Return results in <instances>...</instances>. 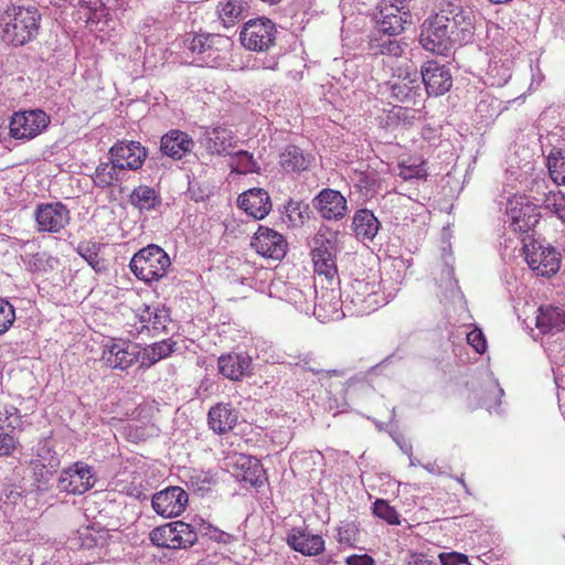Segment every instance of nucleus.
Here are the masks:
<instances>
[{"label":"nucleus","mask_w":565,"mask_h":565,"mask_svg":"<svg viewBox=\"0 0 565 565\" xmlns=\"http://www.w3.org/2000/svg\"><path fill=\"white\" fill-rule=\"evenodd\" d=\"M199 535L209 536L221 543H228L231 540L228 533L201 519L193 520L192 523L177 521L158 526L150 532L149 537L151 543L158 547L179 550L194 545Z\"/></svg>","instance_id":"obj_1"},{"label":"nucleus","mask_w":565,"mask_h":565,"mask_svg":"<svg viewBox=\"0 0 565 565\" xmlns=\"http://www.w3.org/2000/svg\"><path fill=\"white\" fill-rule=\"evenodd\" d=\"M41 13L34 6L10 4L0 18L2 38L20 46L32 41L40 30Z\"/></svg>","instance_id":"obj_2"},{"label":"nucleus","mask_w":565,"mask_h":565,"mask_svg":"<svg viewBox=\"0 0 565 565\" xmlns=\"http://www.w3.org/2000/svg\"><path fill=\"white\" fill-rule=\"evenodd\" d=\"M343 295L344 308L350 316L370 315L387 302L376 273L353 279Z\"/></svg>","instance_id":"obj_3"},{"label":"nucleus","mask_w":565,"mask_h":565,"mask_svg":"<svg viewBox=\"0 0 565 565\" xmlns=\"http://www.w3.org/2000/svg\"><path fill=\"white\" fill-rule=\"evenodd\" d=\"M437 20L447 25V30L459 45L472 42L475 38V13L470 8L456 1L441 0L434 14Z\"/></svg>","instance_id":"obj_4"},{"label":"nucleus","mask_w":565,"mask_h":565,"mask_svg":"<svg viewBox=\"0 0 565 565\" xmlns=\"http://www.w3.org/2000/svg\"><path fill=\"white\" fill-rule=\"evenodd\" d=\"M110 534L105 529L86 526L78 530L68 541L75 551L79 565H90L104 561L108 555Z\"/></svg>","instance_id":"obj_5"},{"label":"nucleus","mask_w":565,"mask_h":565,"mask_svg":"<svg viewBox=\"0 0 565 565\" xmlns=\"http://www.w3.org/2000/svg\"><path fill=\"white\" fill-rule=\"evenodd\" d=\"M171 266L169 255L158 245L150 244L139 249L130 259L132 274L147 284L159 281Z\"/></svg>","instance_id":"obj_6"},{"label":"nucleus","mask_w":565,"mask_h":565,"mask_svg":"<svg viewBox=\"0 0 565 565\" xmlns=\"http://www.w3.org/2000/svg\"><path fill=\"white\" fill-rule=\"evenodd\" d=\"M184 43L199 56L201 63L209 67L221 66L231 46V40L227 36L214 33L189 34Z\"/></svg>","instance_id":"obj_7"},{"label":"nucleus","mask_w":565,"mask_h":565,"mask_svg":"<svg viewBox=\"0 0 565 565\" xmlns=\"http://www.w3.org/2000/svg\"><path fill=\"white\" fill-rule=\"evenodd\" d=\"M277 34V26L271 20L257 18L244 23L239 41L249 51L270 52L276 46Z\"/></svg>","instance_id":"obj_8"},{"label":"nucleus","mask_w":565,"mask_h":565,"mask_svg":"<svg viewBox=\"0 0 565 565\" xmlns=\"http://www.w3.org/2000/svg\"><path fill=\"white\" fill-rule=\"evenodd\" d=\"M390 97L406 105H416L422 100L423 89L419 73L411 66L398 67L386 83Z\"/></svg>","instance_id":"obj_9"},{"label":"nucleus","mask_w":565,"mask_h":565,"mask_svg":"<svg viewBox=\"0 0 565 565\" xmlns=\"http://www.w3.org/2000/svg\"><path fill=\"white\" fill-rule=\"evenodd\" d=\"M50 124V117L41 109L17 111L12 115L9 129L14 139L31 140L43 132Z\"/></svg>","instance_id":"obj_10"},{"label":"nucleus","mask_w":565,"mask_h":565,"mask_svg":"<svg viewBox=\"0 0 565 565\" xmlns=\"http://www.w3.org/2000/svg\"><path fill=\"white\" fill-rule=\"evenodd\" d=\"M419 42L426 51L444 56L458 44L447 30V25L440 23L434 14L424 21Z\"/></svg>","instance_id":"obj_11"},{"label":"nucleus","mask_w":565,"mask_h":565,"mask_svg":"<svg viewBox=\"0 0 565 565\" xmlns=\"http://www.w3.org/2000/svg\"><path fill=\"white\" fill-rule=\"evenodd\" d=\"M525 260L537 276L550 277L555 275L561 266L558 252L552 246H544L534 241L524 246Z\"/></svg>","instance_id":"obj_12"},{"label":"nucleus","mask_w":565,"mask_h":565,"mask_svg":"<svg viewBox=\"0 0 565 565\" xmlns=\"http://www.w3.org/2000/svg\"><path fill=\"white\" fill-rule=\"evenodd\" d=\"M34 220L39 233H60L68 225L71 215L62 202H50L36 205Z\"/></svg>","instance_id":"obj_13"},{"label":"nucleus","mask_w":565,"mask_h":565,"mask_svg":"<svg viewBox=\"0 0 565 565\" xmlns=\"http://www.w3.org/2000/svg\"><path fill=\"white\" fill-rule=\"evenodd\" d=\"M95 482L96 476L93 468L83 461H77L62 471L57 489L70 494H83L92 489Z\"/></svg>","instance_id":"obj_14"},{"label":"nucleus","mask_w":565,"mask_h":565,"mask_svg":"<svg viewBox=\"0 0 565 565\" xmlns=\"http://www.w3.org/2000/svg\"><path fill=\"white\" fill-rule=\"evenodd\" d=\"M102 359L111 369L126 371L140 360V350L128 340L111 339L105 344Z\"/></svg>","instance_id":"obj_15"},{"label":"nucleus","mask_w":565,"mask_h":565,"mask_svg":"<svg viewBox=\"0 0 565 565\" xmlns=\"http://www.w3.org/2000/svg\"><path fill=\"white\" fill-rule=\"evenodd\" d=\"M420 84L425 85L428 96H441L452 86V76L448 66L436 61H427L420 67Z\"/></svg>","instance_id":"obj_16"},{"label":"nucleus","mask_w":565,"mask_h":565,"mask_svg":"<svg viewBox=\"0 0 565 565\" xmlns=\"http://www.w3.org/2000/svg\"><path fill=\"white\" fill-rule=\"evenodd\" d=\"M311 313L321 322L337 321L342 319L348 312L344 308V299H341L339 289L330 286L317 295L316 302L312 305Z\"/></svg>","instance_id":"obj_17"},{"label":"nucleus","mask_w":565,"mask_h":565,"mask_svg":"<svg viewBox=\"0 0 565 565\" xmlns=\"http://www.w3.org/2000/svg\"><path fill=\"white\" fill-rule=\"evenodd\" d=\"M188 493L181 487H168L152 495L151 505L163 518L179 516L186 508Z\"/></svg>","instance_id":"obj_18"},{"label":"nucleus","mask_w":565,"mask_h":565,"mask_svg":"<svg viewBox=\"0 0 565 565\" xmlns=\"http://www.w3.org/2000/svg\"><path fill=\"white\" fill-rule=\"evenodd\" d=\"M507 216L514 232L526 233L539 223L540 215L534 205L525 198L519 196L509 200Z\"/></svg>","instance_id":"obj_19"},{"label":"nucleus","mask_w":565,"mask_h":565,"mask_svg":"<svg viewBox=\"0 0 565 565\" xmlns=\"http://www.w3.org/2000/svg\"><path fill=\"white\" fill-rule=\"evenodd\" d=\"M315 156L296 145H286L279 150L278 166L281 172L289 175H299L309 171L315 164Z\"/></svg>","instance_id":"obj_20"},{"label":"nucleus","mask_w":565,"mask_h":565,"mask_svg":"<svg viewBox=\"0 0 565 565\" xmlns=\"http://www.w3.org/2000/svg\"><path fill=\"white\" fill-rule=\"evenodd\" d=\"M250 245L259 255L273 259H281L287 250L285 237L280 233L265 226L258 227Z\"/></svg>","instance_id":"obj_21"},{"label":"nucleus","mask_w":565,"mask_h":565,"mask_svg":"<svg viewBox=\"0 0 565 565\" xmlns=\"http://www.w3.org/2000/svg\"><path fill=\"white\" fill-rule=\"evenodd\" d=\"M147 150L138 141H117L108 151V156L117 163H122L126 173L142 167L147 158Z\"/></svg>","instance_id":"obj_22"},{"label":"nucleus","mask_w":565,"mask_h":565,"mask_svg":"<svg viewBox=\"0 0 565 565\" xmlns=\"http://www.w3.org/2000/svg\"><path fill=\"white\" fill-rule=\"evenodd\" d=\"M135 318L139 321L140 327L137 328V333H142L145 330L159 334L167 330L170 319V310L166 306H149L142 305L135 310Z\"/></svg>","instance_id":"obj_23"},{"label":"nucleus","mask_w":565,"mask_h":565,"mask_svg":"<svg viewBox=\"0 0 565 565\" xmlns=\"http://www.w3.org/2000/svg\"><path fill=\"white\" fill-rule=\"evenodd\" d=\"M220 374L231 381H242L253 372V360L245 352L222 354L217 360Z\"/></svg>","instance_id":"obj_24"},{"label":"nucleus","mask_w":565,"mask_h":565,"mask_svg":"<svg viewBox=\"0 0 565 565\" xmlns=\"http://www.w3.org/2000/svg\"><path fill=\"white\" fill-rule=\"evenodd\" d=\"M313 205L326 220L339 221L348 211L347 199L337 190L323 189L313 199Z\"/></svg>","instance_id":"obj_25"},{"label":"nucleus","mask_w":565,"mask_h":565,"mask_svg":"<svg viewBox=\"0 0 565 565\" xmlns=\"http://www.w3.org/2000/svg\"><path fill=\"white\" fill-rule=\"evenodd\" d=\"M287 544L306 556H316L324 551V540L308 527H292L287 535Z\"/></svg>","instance_id":"obj_26"},{"label":"nucleus","mask_w":565,"mask_h":565,"mask_svg":"<svg viewBox=\"0 0 565 565\" xmlns=\"http://www.w3.org/2000/svg\"><path fill=\"white\" fill-rule=\"evenodd\" d=\"M238 206L255 220H263L271 211L268 192L262 188H253L243 192L237 199Z\"/></svg>","instance_id":"obj_27"},{"label":"nucleus","mask_w":565,"mask_h":565,"mask_svg":"<svg viewBox=\"0 0 565 565\" xmlns=\"http://www.w3.org/2000/svg\"><path fill=\"white\" fill-rule=\"evenodd\" d=\"M201 143L209 153L223 156L234 147V135L232 130L222 126L206 128Z\"/></svg>","instance_id":"obj_28"},{"label":"nucleus","mask_w":565,"mask_h":565,"mask_svg":"<svg viewBox=\"0 0 565 565\" xmlns=\"http://www.w3.org/2000/svg\"><path fill=\"white\" fill-rule=\"evenodd\" d=\"M238 413L226 403H218L212 406L207 414V423L210 428L218 435L231 431L237 424Z\"/></svg>","instance_id":"obj_29"},{"label":"nucleus","mask_w":565,"mask_h":565,"mask_svg":"<svg viewBox=\"0 0 565 565\" xmlns=\"http://www.w3.org/2000/svg\"><path fill=\"white\" fill-rule=\"evenodd\" d=\"M126 178L127 173L122 163H117L110 156H108L107 161L99 162L92 177L94 185L99 189L115 186L125 181Z\"/></svg>","instance_id":"obj_30"},{"label":"nucleus","mask_w":565,"mask_h":565,"mask_svg":"<svg viewBox=\"0 0 565 565\" xmlns=\"http://www.w3.org/2000/svg\"><path fill=\"white\" fill-rule=\"evenodd\" d=\"M381 228V222L367 209L358 210L352 218V231L360 242L371 243Z\"/></svg>","instance_id":"obj_31"},{"label":"nucleus","mask_w":565,"mask_h":565,"mask_svg":"<svg viewBox=\"0 0 565 565\" xmlns=\"http://www.w3.org/2000/svg\"><path fill=\"white\" fill-rule=\"evenodd\" d=\"M194 146L192 138L180 130H171L161 138L160 149L163 154L180 160L189 153Z\"/></svg>","instance_id":"obj_32"},{"label":"nucleus","mask_w":565,"mask_h":565,"mask_svg":"<svg viewBox=\"0 0 565 565\" xmlns=\"http://www.w3.org/2000/svg\"><path fill=\"white\" fill-rule=\"evenodd\" d=\"M536 327L543 333H557L565 330V309L552 305L537 309Z\"/></svg>","instance_id":"obj_33"},{"label":"nucleus","mask_w":565,"mask_h":565,"mask_svg":"<svg viewBox=\"0 0 565 565\" xmlns=\"http://www.w3.org/2000/svg\"><path fill=\"white\" fill-rule=\"evenodd\" d=\"M339 233L328 226H321L312 238L311 257H337Z\"/></svg>","instance_id":"obj_34"},{"label":"nucleus","mask_w":565,"mask_h":565,"mask_svg":"<svg viewBox=\"0 0 565 565\" xmlns=\"http://www.w3.org/2000/svg\"><path fill=\"white\" fill-rule=\"evenodd\" d=\"M376 28L382 33L397 36L404 30L406 20L398 13V9L394 6L381 8L375 15Z\"/></svg>","instance_id":"obj_35"},{"label":"nucleus","mask_w":565,"mask_h":565,"mask_svg":"<svg viewBox=\"0 0 565 565\" xmlns=\"http://www.w3.org/2000/svg\"><path fill=\"white\" fill-rule=\"evenodd\" d=\"M369 47L374 55L401 56L404 52L403 45L396 36L382 33L377 30L372 31Z\"/></svg>","instance_id":"obj_36"},{"label":"nucleus","mask_w":565,"mask_h":565,"mask_svg":"<svg viewBox=\"0 0 565 565\" xmlns=\"http://www.w3.org/2000/svg\"><path fill=\"white\" fill-rule=\"evenodd\" d=\"M246 10L247 3L244 0H221L216 6L218 19L226 28L237 23Z\"/></svg>","instance_id":"obj_37"},{"label":"nucleus","mask_w":565,"mask_h":565,"mask_svg":"<svg viewBox=\"0 0 565 565\" xmlns=\"http://www.w3.org/2000/svg\"><path fill=\"white\" fill-rule=\"evenodd\" d=\"M129 201L131 205L141 212L154 210L161 204V198L158 192L148 185L135 188L129 196Z\"/></svg>","instance_id":"obj_38"},{"label":"nucleus","mask_w":565,"mask_h":565,"mask_svg":"<svg viewBox=\"0 0 565 565\" xmlns=\"http://www.w3.org/2000/svg\"><path fill=\"white\" fill-rule=\"evenodd\" d=\"M102 247L103 245L95 241H83L76 247L77 254L99 274L107 270L106 260L99 256Z\"/></svg>","instance_id":"obj_39"},{"label":"nucleus","mask_w":565,"mask_h":565,"mask_svg":"<svg viewBox=\"0 0 565 565\" xmlns=\"http://www.w3.org/2000/svg\"><path fill=\"white\" fill-rule=\"evenodd\" d=\"M174 343L170 340H162L147 345L140 351V366L150 367L158 361L167 358L173 352Z\"/></svg>","instance_id":"obj_40"},{"label":"nucleus","mask_w":565,"mask_h":565,"mask_svg":"<svg viewBox=\"0 0 565 565\" xmlns=\"http://www.w3.org/2000/svg\"><path fill=\"white\" fill-rule=\"evenodd\" d=\"M551 179L557 185H565V148H552L546 158Z\"/></svg>","instance_id":"obj_41"},{"label":"nucleus","mask_w":565,"mask_h":565,"mask_svg":"<svg viewBox=\"0 0 565 565\" xmlns=\"http://www.w3.org/2000/svg\"><path fill=\"white\" fill-rule=\"evenodd\" d=\"M274 363L295 365L313 374H321L324 372V370L320 366V363L313 358L311 353H303L298 355L285 354L277 356Z\"/></svg>","instance_id":"obj_42"},{"label":"nucleus","mask_w":565,"mask_h":565,"mask_svg":"<svg viewBox=\"0 0 565 565\" xmlns=\"http://www.w3.org/2000/svg\"><path fill=\"white\" fill-rule=\"evenodd\" d=\"M312 296L311 290L309 289V295H307L303 290L298 289L292 286H287L285 290V300L292 305L296 310L301 313L310 315L312 310V303L310 297Z\"/></svg>","instance_id":"obj_43"},{"label":"nucleus","mask_w":565,"mask_h":565,"mask_svg":"<svg viewBox=\"0 0 565 565\" xmlns=\"http://www.w3.org/2000/svg\"><path fill=\"white\" fill-rule=\"evenodd\" d=\"M30 462L39 463L38 466H46L49 469L60 467V458L50 440L45 439L38 444L35 458Z\"/></svg>","instance_id":"obj_44"},{"label":"nucleus","mask_w":565,"mask_h":565,"mask_svg":"<svg viewBox=\"0 0 565 565\" xmlns=\"http://www.w3.org/2000/svg\"><path fill=\"white\" fill-rule=\"evenodd\" d=\"M315 273L319 276H324L330 286L338 285V267L337 257H323L312 258Z\"/></svg>","instance_id":"obj_45"},{"label":"nucleus","mask_w":565,"mask_h":565,"mask_svg":"<svg viewBox=\"0 0 565 565\" xmlns=\"http://www.w3.org/2000/svg\"><path fill=\"white\" fill-rule=\"evenodd\" d=\"M58 260L47 252H38L28 256V269L33 273H46L53 270Z\"/></svg>","instance_id":"obj_46"},{"label":"nucleus","mask_w":565,"mask_h":565,"mask_svg":"<svg viewBox=\"0 0 565 565\" xmlns=\"http://www.w3.org/2000/svg\"><path fill=\"white\" fill-rule=\"evenodd\" d=\"M232 167L239 174L257 173L260 168L253 154L248 151H237L232 158Z\"/></svg>","instance_id":"obj_47"},{"label":"nucleus","mask_w":565,"mask_h":565,"mask_svg":"<svg viewBox=\"0 0 565 565\" xmlns=\"http://www.w3.org/2000/svg\"><path fill=\"white\" fill-rule=\"evenodd\" d=\"M285 214L291 226H300L308 218L309 206L301 201L289 200L285 205Z\"/></svg>","instance_id":"obj_48"},{"label":"nucleus","mask_w":565,"mask_h":565,"mask_svg":"<svg viewBox=\"0 0 565 565\" xmlns=\"http://www.w3.org/2000/svg\"><path fill=\"white\" fill-rule=\"evenodd\" d=\"M337 530L339 543L351 546L358 541L359 527L353 521H341Z\"/></svg>","instance_id":"obj_49"},{"label":"nucleus","mask_w":565,"mask_h":565,"mask_svg":"<svg viewBox=\"0 0 565 565\" xmlns=\"http://www.w3.org/2000/svg\"><path fill=\"white\" fill-rule=\"evenodd\" d=\"M373 513L386 521L388 524H399V515L397 511L391 507L385 500L377 499L373 503Z\"/></svg>","instance_id":"obj_50"},{"label":"nucleus","mask_w":565,"mask_h":565,"mask_svg":"<svg viewBox=\"0 0 565 565\" xmlns=\"http://www.w3.org/2000/svg\"><path fill=\"white\" fill-rule=\"evenodd\" d=\"M542 205L545 211L558 217V214L565 207V195L561 191H550L544 194Z\"/></svg>","instance_id":"obj_51"},{"label":"nucleus","mask_w":565,"mask_h":565,"mask_svg":"<svg viewBox=\"0 0 565 565\" xmlns=\"http://www.w3.org/2000/svg\"><path fill=\"white\" fill-rule=\"evenodd\" d=\"M488 77L492 86H502L510 79L511 72L504 64L499 65L494 62L489 65Z\"/></svg>","instance_id":"obj_52"},{"label":"nucleus","mask_w":565,"mask_h":565,"mask_svg":"<svg viewBox=\"0 0 565 565\" xmlns=\"http://www.w3.org/2000/svg\"><path fill=\"white\" fill-rule=\"evenodd\" d=\"M15 320L14 307L0 298V335L6 333Z\"/></svg>","instance_id":"obj_53"},{"label":"nucleus","mask_w":565,"mask_h":565,"mask_svg":"<svg viewBox=\"0 0 565 565\" xmlns=\"http://www.w3.org/2000/svg\"><path fill=\"white\" fill-rule=\"evenodd\" d=\"M20 445L14 433L0 431V457H10Z\"/></svg>","instance_id":"obj_54"},{"label":"nucleus","mask_w":565,"mask_h":565,"mask_svg":"<svg viewBox=\"0 0 565 565\" xmlns=\"http://www.w3.org/2000/svg\"><path fill=\"white\" fill-rule=\"evenodd\" d=\"M489 393L491 397H487L482 401V407H486L488 411H492L499 407L500 398L503 395V390L500 387L499 383L492 380L489 384Z\"/></svg>","instance_id":"obj_55"},{"label":"nucleus","mask_w":565,"mask_h":565,"mask_svg":"<svg viewBox=\"0 0 565 565\" xmlns=\"http://www.w3.org/2000/svg\"><path fill=\"white\" fill-rule=\"evenodd\" d=\"M398 170H399L398 175L404 180L423 179L427 174L423 164L407 166L405 163H399Z\"/></svg>","instance_id":"obj_56"},{"label":"nucleus","mask_w":565,"mask_h":565,"mask_svg":"<svg viewBox=\"0 0 565 565\" xmlns=\"http://www.w3.org/2000/svg\"><path fill=\"white\" fill-rule=\"evenodd\" d=\"M39 463L30 462V466L33 470L34 480L38 482V487H42L49 482L53 473L57 468H51L46 466H38Z\"/></svg>","instance_id":"obj_57"},{"label":"nucleus","mask_w":565,"mask_h":565,"mask_svg":"<svg viewBox=\"0 0 565 565\" xmlns=\"http://www.w3.org/2000/svg\"><path fill=\"white\" fill-rule=\"evenodd\" d=\"M467 342L476 350L477 353H483L487 350V340L482 331L475 328L467 333Z\"/></svg>","instance_id":"obj_58"},{"label":"nucleus","mask_w":565,"mask_h":565,"mask_svg":"<svg viewBox=\"0 0 565 565\" xmlns=\"http://www.w3.org/2000/svg\"><path fill=\"white\" fill-rule=\"evenodd\" d=\"M443 280L440 287L445 289L446 292H449L454 296L458 291V282L454 278V268L450 266H446L443 270Z\"/></svg>","instance_id":"obj_59"},{"label":"nucleus","mask_w":565,"mask_h":565,"mask_svg":"<svg viewBox=\"0 0 565 565\" xmlns=\"http://www.w3.org/2000/svg\"><path fill=\"white\" fill-rule=\"evenodd\" d=\"M441 565H467L468 557L461 553H441L439 554Z\"/></svg>","instance_id":"obj_60"},{"label":"nucleus","mask_w":565,"mask_h":565,"mask_svg":"<svg viewBox=\"0 0 565 565\" xmlns=\"http://www.w3.org/2000/svg\"><path fill=\"white\" fill-rule=\"evenodd\" d=\"M2 414L6 417V419H8L9 422H13L15 425H18V430H22V416L18 407L13 405H7Z\"/></svg>","instance_id":"obj_61"},{"label":"nucleus","mask_w":565,"mask_h":565,"mask_svg":"<svg viewBox=\"0 0 565 565\" xmlns=\"http://www.w3.org/2000/svg\"><path fill=\"white\" fill-rule=\"evenodd\" d=\"M347 565H375V561L367 554H354L347 556L344 559Z\"/></svg>","instance_id":"obj_62"},{"label":"nucleus","mask_w":565,"mask_h":565,"mask_svg":"<svg viewBox=\"0 0 565 565\" xmlns=\"http://www.w3.org/2000/svg\"><path fill=\"white\" fill-rule=\"evenodd\" d=\"M191 486L196 491H206L210 489V478L206 475L200 473L191 478Z\"/></svg>","instance_id":"obj_63"},{"label":"nucleus","mask_w":565,"mask_h":565,"mask_svg":"<svg viewBox=\"0 0 565 565\" xmlns=\"http://www.w3.org/2000/svg\"><path fill=\"white\" fill-rule=\"evenodd\" d=\"M18 429V425H15L13 422H9L3 416L2 412H0V431L6 433H14V430Z\"/></svg>","instance_id":"obj_64"}]
</instances>
